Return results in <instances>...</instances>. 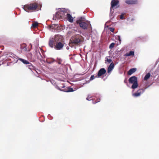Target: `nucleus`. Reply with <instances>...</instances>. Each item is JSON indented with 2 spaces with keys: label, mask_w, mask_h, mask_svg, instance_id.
<instances>
[{
  "label": "nucleus",
  "mask_w": 159,
  "mask_h": 159,
  "mask_svg": "<svg viewBox=\"0 0 159 159\" xmlns=\"http://www.w3.org/2000/svg\"><path fill=\"white\" fill-rule=\"evenodd\" d=\"M124 82H125V83H127V82H126V80H124Z\"/></svg>",
  "instance_id": "nucleus-34"
},
{
  "label": "nucleus",
  "mask_w": 159,
  "mask_h": 159,
  "mask_svg": "<svg viewBox=\"0 0 159 159\" xmlns=\"http://www.w3.org/2000/svg\"><path fill=\"white\" fill-rule=\"evenodd\" d=\"M38 7V5L36 3L27 4L23 6L24 9L27 12H32L36 10Z\"/></svg>",
  "instance_id": "nucleus-3"
},
{
  "label": "nucleus",
  "mask_w": 159,
  "mask_h": 159,
  "mask_svg": "<svg viewBox=\"0 0 159 159\" xmlns=\"http://www.w3.org/2000/svg\"><path fill=\"white\" fill-rule=\"evenodd\" d=\"M137 0H126L125 1V2L128 4H135L137 3Z\"/></svg>",
  "instance_id": "nucleus-11"
},
{
  "label": "nucleus",
  "mask_w": 159,
  "mask_h": 159,
  "mask_svg": "<svg viewBox=\"0 0 159 159\" xmlns=\"http://www.w3.org/2000/svg\"><path fill=\"white\" fill-rule=\"evenodd\" d=\"M66 13V11L65 9H63L61 11L57 12L56 13V15L57 16H58L57 18H58L63 17L65 14Z\"/></svg>",
  "instance_id": "nucleus-8"
},
{
  "label": "nucleus",
  "mask_w": 159,
  "mask_h": 159,
  "mask_svg": "<svg viewBox=\"0 0 159 159\" xmlns=\"http://www.w3.org/2000/svg\"><path fill=\"white\" fill-rule=\"evenodd\" d=\"M66 16L68 20L70 22H72L73 21V19L70 14L67 13Z\"/></svg>",
  "instance_id": "nucleus-14"
},
{
  "label": "nucleus",
  "mask_w": 159,
  "mask_h": 159,
  "mask_svg": "<svg viewBox=\"0 0 159 159\" xmlns=\"http://www.w3.org/2000/svg\"><path fill=\"white\" fill-rule=\"evenodd\" d=\"M56 61L58 63V64H61L62 61V60L60 58H57Z\"/></svg>",
  "instance_id": "nucleus-23"
},
{
  "label": "nucleus",
  "mask_w": 159,
  "mask_h": 159,
  "mask_svg": "<svg viewBox=\"0 0 159 159\" xmlns=\"http://www.w3.org/2000/svg\"><path fill=\"white\" fill-rule=\"evenodd\" d=\"M28 68L32 71L33 70L35 71L36 70V68H35V67L33 66L31 63L28 65Z\"/></svg>",
  "instance_id": "nucleus-17"
},
{
  "label": "nucleus",
  "mask_w": 159,
  "mask_h": 159,
  "mask_svg": "<svg viewBox=\"0 0 159 159\" xmlns=\"http://www.w3.org/2000/svg\"><path fill=\"white\" fill-rule=\"evenodd\" d=\"M146 88H144L139 89L136 92L132 94V96L135 97L140 96L141 94L144 93Z\"/></svg>",
  "instance_id": "nucleus-6"
},
{
  "label": "nucleus",
  "mask_w": 159,
  "mask_h": 159,
  "mask_svg": "<svg viewBox=\"0 0 159 159\" xmlns=\"http://www.w3.org/2000/svg\"><path fill=\"white\" fill-rule=\"evenodd\" d=\"M65 44L64 39L62 36L58 34L50 38L49 41V45L50 47H54L55 49L58 50L63 49Z\"/></svg>",
  "instance_id": "nucleus-1"
},
{
  "label": "nucleus",
  "mask_w": 159,
  "mask_h": 159,
  "mask_svg": "<svg viewBox=\"0 0 159 159\" xmlns=\"http://www.w3.org/2000/svg\"><path fill=\"white\" fill-rule=\"evenodd\" d=\"M97 76H94L93 75H92L90 78V80H93Z\"/></svg>",
  "instance_id": "nucleus-26"
},
{
  "label": "nucleus",
  "mask_w": 159,
  "mask_h": 159,
  "mask_svg": "<svg viewBox=\"0 0 159 159\" xmlns=\"http://www.w3.org/2000/svg\"><path fill=\"white\" fill-rule=\"evenodd\" d=\"M66 49H69V47H68V46L67 47H66Z\"/></svg>",
  "instance_id": "nucleus-33"
},
{
  "label": "nucleus",
  "mask_w": 159,
  "mask_h": 159,
  "mask_svg": "<svg viewBox=\"0 0 159 159\" xmlns=\"http://www.w3.org/2000/svg\"><path fill=\"white\" fill-rule=\"evenodd\" d=\"M114 67V64L113 62H111L110 64V66L108 67L107 70V72L109 73L113 69Z\"/></svg>",
  "instance_id": "nucleus-12"
},
{
  "label": "nucleus",
  "mask_w": 159,
  "mask_h": 159,
  "mask_svg": "<svg viewBox=\"0 0 159 159\" xmlns=\"http://www.w3.org/2000/svg\"><path fill=\"white\" fill-rule=\"evenodd\" d=\"M51 62H53L56 61L53 58H51Z\"/></svg>",
  "instance_id": "nucleus-30"
},
{
  "label": "nucleus",
  "mask_w": 159,
  "mask_h": 159,
  "mask_svg": "<svg viewBox=\"0 0 159 159\" xmlns=\"http://www.w3.org/2000/svg\"><path fill=\"white\" fill-rule=\"evenodd\" d=\"M136 70V68H133L130 69L128 72V75H131V74L135 72Z\"/></svg>",
  "instance_id": "nucleus-16"
},
{
  "label": "nucleus",
  "mask_w": 159,
  "mask_h": 159,
  "mask_svg": "<svg viewBox=\"0 0 159 159\" xmlns=\"http://www.w3.org/2000/svg\"><path fill=\"white\" fill-rule=\"evenodd\" d=\"M27 45L25 43H23L20 45L21 49L23 51H27V50L26 48Z\"/></svg>",
  "instance_id": "nucleus-13"
},
{
  "label": "nucleus",
  "mask_w": 159,
  "mask_h": 159,
  "mask_svg": "<svg viewBox=\"0 0 159 159\" xmlns=\"http://www.w3.org/2000/svg\"><path fill=\"white\" fill-rule=\"evenodd\" d=\"M83 40L82 37L80 34H75L70 38L69 45L71 47H73L75 45L80 44Z\"/></svg>",
  "instance_id": "nucleus-2"
},
{
  "label": "nucleus",
  "mask_w": 159,
  "mask_h": 159,
  "mask_svg": "<svg viewBox=\"0 0 159 159\" xmlns=\"http://www.w3.org/2000/svg\"><path fill=\"white\" fill-rule=\"evenodd\" d=\"M108 57H106V59L105 60V63H106L107 62H108V63H111L112 61V60L111 59H108Z\"/></svg>",
  "instance_id": "nucleus-21"
},
{
  "label": "nucleus",
  "mask_w": 159,
  "mask_h": 159,
  "mask_svg": "<svg viewBox=\"0 0 159 159\" xmlns=\"http://www.w3.org/2000/svg\"><path fill=\"white\" fill-rule=\"evenodd\" d=\"M100 99H99V100H98L97 102H94V103H97V102H99L100 101Z\"/></svg>",
  "instance_id": "nucleus-32"
},
{
  "label": "nucleus",
  "mask_w": 159,
  "mask_h": 159,
  "mask_svg": "<svg viewBox=\"0 0 159 159\" xmlns=\"http://www.w3.org/2000/svg\"><path fill=\"white\" fill-rule=\"evenodd\" d=\"M58 87V89L59 90L65 92H69L74 91V90L73 88L69 87L65 88V86L64 85H63V86L62 87L60 86Z\"/></svg>",
  "instance_id": "nucleus-7"
},
{
  "label": "nucleus",
  "mask_w": 159,
  "mask_h": 159,
  "mask_svg": "<svg viewBox=\"0 0 159 159\" xmlns=\"http://www.w3.org/2000/svg\"><path fill=\"white\" fill-rule=\"evenodd\" d=\"M109 29L112 32H113L114 30V29L112 27L110 28Z\"/></svg>",
  "instance_id": "nucleus-28"
},
{
  "label": "nucleus",
  "mask_w": 159,
  "mask_h": 159,
  "mask_svg": "<svg viewBox=\"0 0 159 159\" xmlns=\"http://www.w3.org/2000/svg\"><path fill=\"white\" fill-rule=\"evenodd\" d=\"M91 98L90 97H87V98H86V99L87 100H91V99H90Z\"/></svg>",
  "instance_id": "nucleus-31"
},
{
  "label": "nucleus",
  "mask_w": 159,
  "mask_h": 159,
  "mask_svg": "<svg viewBox=\"0 0 159 159\" xmlns=\"http://www.w3.org/2000/svg\"><path fill=\"white\" fill-rule=\"evenodd\" d=\"M129 84H132L131 88L133 89L137 88L138 86V79L135 76L130 77L128 80Z\"/></svg>",
  "instance_id": "nucleus-4"
},
{
  "label": "nucleus",
  "mask_w": 159,
  "mask_h": 159,
  "mask_svg": "<svg viewBox=\"0 0 159 159\" xmlns=\"http://www.w3.org/2000/svg\"><path fill=\"white\" fill-rule=\"evenodd\" d=\"M86 20L85 18L84 17H81L79 18V19L77 20L76 21L77 24L84 22Z\"/></svg>",
  "instance_id": "nucleus-15"
},
{
  "label": "nucleus",
  "mask_w": 159,
  "mask_h": 159,
  "mask_svg": "<svg viewBox=\"0 0 159 159\" xmlns=\"http://www.w3.org/2000/svg\"><path fill=\"white\" fill-rule=\"evenodd\" d=\"M115 44L114 43H111L109 46V48L111 49H112L115 46Z\"/></svg>",
  "instance_id": "nucleus-24"
},
{
  "label": "nucleus",
  "mask_w": 159,
  "mask_h": 159,
  "mask_svg": "<svg viewBox=\"0 0 159 159\" xmlns=\"http://www.w3.org/2000/svg\"><path fill=\"white\" fill-rule=\"evenodd\" d=\"M106 72V70L104 68H102L98 71V77H100L101 76L104 75Z\"/></svg>",
  "instance_id": "nucleus-9"
},
{
  "label": "nucleus",
  "mask_w": 159,
  "mask_h": 159,
  "mask_svg": "<svg viewBox=\"0 0 159 159\" xmlns=\"http://www.w3.org/2000/svg\"><path fill=\"white\" fill-rule=\"evenodd\" d=\"M38 23L37 22H34L32 24V26L34 28H36L38 26Z\"/></svg>",
  "instance_id": "nucleus-22"
},
{
  "label": "nucleus",
  "mask_w": 159,
  "mask_h": 159,
  "mask_svg": "<svg viewBox=\"0 0 159 159\" xmlns=\"http://www.w3.org/2000/svg\"><path fill=\"white\" fill-rule=\"evenodd\" d=\"M150 76V74L149 73H147L144 78L143 80H148Z\"/></svg>",
  "instance_id": "nucleus-20"
},
{
  "label": "nucleus",
  "mask_w": 159,
  "mask_h": 159,
  "mask_svg": "<svg viewBox=\"0 0 159 159\" xmlns=\"http://www.w3.org/2000/svg\"><path fill=\"white\" fill-rule=\"evenodd\" d=\"M119 2V1L117 0H112L111 3V10L114 7L117 5L118 4Z\"/></svg>",
  "instance_id": "nucleus-10"
},
{
  "label": "nucleus",
  "mask_w": 159,
  "mask_h": 159,
  "mask_svg": "<svg viewBox=\"0 0 159 159\" xmlns=\"http://www.w3.org/2000/svg\"><path fill=\"white\" fill-rule=\"evenodd\" d=\"M35 71L38 74H40L41 73V71L37 69H36Z\"/></svg>",
  "instance_id": "nucleus-27"
},
{
  "label": "nucleus",
  "mask_w": 159,
  "mask_h": 159,
  "mask_svg": "<svg viewBox=\"0 0 159 159\" xmlns=\"http://www.w3.org/2000/svg\"><path fill=\"white\" fill-rule=\"evenodd\" d=\"M134 55V51H130L129 53H126L125 55V56H133Z\"/></svg>",
  "instance_id": "nucleus-19"
},
{
  "label": "nucleus",
  "mask_w": 159,
  "mask_h": 159,
  "mask_svg": "<svg viewBox=\"0 0 159 159\" xmlns=\"http://www.w3.org/2000/svg\"><path fill=\"white\" fill-rule=\"evenodd\" d=\"M77 24H79L80 28L84 30H87L88 28L91 27V25L90 22L87 21L80 23Z\"/></svg>",
  "instance_id": "nucleus-5"
},
{
  "label": "nucleus",
  "mask_w": 159,
  "mask_h": 159,
  "mask_svg": "<svg viewBox=\"0 0 159 159\" xmlns=\"http://www.w3.org/2000/svg\"><path fill=\"white\" fill-rule=\"evenodd\" d=\"M125 15V13H122L121 15L120 16V18L121 20L124 19V16Z\"/></svg>",
  "instance_id": "nucleus-25"
},
{
  "label": "nucleus",
  "mask_w": 159,
  "mask_h": 159,
  "mask_svg": "<svg viewBox=\"0 0 159 159\" xmlns=\"http://www.w3.org/2000/svg\"><path fill=\"white\" fill-rule=\"evenodd\" d=\"M19 60L22 62L24 64H25L29 65L30 63L29 61L25 60L24 59L21 58H19Z\"/></svg>",
  "instance_id": "nucleus-18"
},
{
  "label": "nucleus",
  "mask_w": 159,
  "mask_h": 159,
  "mask_svg": "<svg viewBox=\"0 0 159 159\" xmlns=\"http://www.w3.org/2000/svg\"><path fill=\"white\" fill-rule=\"evenodd\" d=\"M118 40L120 42H121V39H120V36H118Z\"/></svg>",
  "instance_id": "nucleus-29"
}]
</instances>
